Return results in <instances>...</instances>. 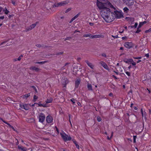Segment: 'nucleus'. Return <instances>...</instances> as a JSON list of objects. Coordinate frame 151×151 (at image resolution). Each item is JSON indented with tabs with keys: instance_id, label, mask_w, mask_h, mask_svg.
<instances>
[{
	"instance_id": "16",
	"label": "nucleus",
	"mask_w": 151,
	"mask_h": 151,
	"mask_svg": "<svg viewBox=\"0 0 151 151\" xmlns=\"http://www.w3.org/2000/svg\"><path fill=\"white\" fill-rule=\"evenodd\" d=\"M93 35H91L90 34H86L83 35V37H89L90 38L93 39Z\"/></svg>"
},
{
	"instance_id": "30",
	"label": "nucleus",
	"mask_w": 151,
	"mask_h": 151,
	"mask_svg": "<svg viewBox=\"0 0 151 151\" xmlns=\"http://www.w3.org/2000/svg\"><path fill=\"white\" fill-rule=\"evenodd\" d=\"M70 101L72 102L73 104H74L75 103V100L74 99H71Z\"/></svg>"
},
{
	"instance_id": "63",
	"label": "nucleus",
	"mask_w": 151,
	"mask_h": 151,
	"mask_svg": "<svg viewBox=\"0 0 151 151\" xmlns=\"http://www.w3.org/2000/svg\"><path fill=\"white\" fill-rule=\"evenodd\" d=\"M12 128V129L14 131H16L15 129H14V127L12 126V127H11Z\"/></svg>"
},
{
	"instance_id": "25",
	"label": "nucleus",
	"mask_w": 151,
	"mask_h": 151,
	"mask_svg": "<svg viewBox=\"0 0 151 151\" xmlns=\"http://www.w3.org/2000/svg\"><path fill=\"white\" fill-rule=\"evenodd\" d=\"M73 142L75 144V145L76 146V147L78 148V149H79V145L77 144V142L76 141H73Z\"/></svg>"
},
{
	"instance_id": "55",
	"label": "nucleus",
	"mask_w": 151,
	"mask_h": 151,
	"mask_svg": "<svg viewBox=\"0 0 151 151\" xmlns=\"http://www.w3.org/2000/svg\"><path fill=\"white\" fill-rule=\"evenodd\" d=\"M112 77L114 78H115V79H117L118 78H117L114 75H113L112 76Z\"/></svg>"
},
{
	"instance_id": "14",
	"label": "nucleus",
	"mask_w": 151,
	"mask_h": 151,
	"mask_svg": "<svg viewBox=\"0 0 151 151\" xmlns=\"http://www.w3.org/2000/svg\"><path fill=\"white\" fill-rule=\"evenodd\" d=\"M104 36L102 35H93V38H104Z\"/></svg>"
},
{
	"instance_id": "21",
	"label": "nucleus",
	"mask_w": 151,
	"mask_h": 151,
	"mask_svg": "<svg viewBox=\"0 0 151 151\" xmlns=\"http://www.w3.org/2000/svg\"><path fill=\"white\" fill-rule=\"evenodd\" d=\"M87 88L89 90L92 91V86L91 84H88L87 85Z\"/></svg>"
},
{
	"instance_id": "36",
	"label": "nucleus",
	"mask_w": 151,
	"mask_h": 151,
	"mask_svg": "<svg viewBox=\"0 0 151 151\" xmlns=\"http://www.w3.org/2000/svg\"><path fill=\"white\" fill-rule=\"evenodd\" d=\"M37 104L38 105V106H40L41 107L42 106H43V104H41L40 103H39V104H37V103H35L34 104Z\"/></svg>"
},
{
	"instance_id": "46",
	"label": "nucleus",
	"mask_w": 151,
	"mask_h": 151,
	"mask_svg": "<svg viewBox=\"0 0 151 151\" xmlns=\"http://www.w3.org/2000/svg\"><path fill=\"white\" fill-rule=\"evenodd\" d=\"M63 53V52H60L58 53L57 54V55H61V54H62Z\"/></svg>"
},
{
	"instance_id": "37",
	"label": "nucleus",
	"mask_w": 151,
	"mask_h": 151,
	"mask_svg": "<svg viewBox=\"0 0 151 151\" xmlns=\"http://www.w3.org/2000/svg\"><path fill=\"white\" fill-rule=\"evenodd\" d=\"M97 119L98 121L99 122H100L101 120V117L99 116L97 117Z\"/></svg>"
},
{
	"instance_id": "40",
	"label": "nucleus",
	"mask_w": 151,
	"mask_h": 151,
	"mask_svg": "<svg viewBox=\"0 0 151 151\" xmlns=\"http://www.w3.org/2000/svg\"><path fill=\"white\" fill-rule=\"evenodd\" d=\"M139 28L137 29V31L136 32V33H138L141 31V30L139 29Z\"/></svg>"
},
{
	"instance_id": "39",
	"label": "nucleus",
	"mask_w": 151,
	"mask_h": 151,
	"mask_svg": "<svg viewBox=\"0 0 151 151\" xmlns=\"http://www.w3.org/2000/svg\"><path fill=\"white\" fill-rule=\"evenodd\" d=\"M101 55L102 56H103V57H106V54L104 53H102L101 54Z\"/></svg>"
},
{
	"instance_id": "50",
	"label": "nucleus",
	"mask_w": 151,
	"mask_h": 151,
	"mask_svg": "<svg viewBox=\"0 0 151 151\" xmlns=\"http://www.w3.org/2000/svg\"><path fill=\"white\" fill-rule=\"evenodd\" d=\"M89 24L91 26H93L94 24L93 23H92V22H90Z\"/></svg>"
},
{
	"instance_id": "4",
	"label": "nucleus",
	"mask_w": 151,
	"mask_h": 151,
	"mask_svg": "<svg viewBox=\"0 0 151 151\" xmlns=\"http://www.w3.org/2000/svg\"><path fill=\"white\" fill-rule=\"evenodd\" d=\"M60 134L62 138L65 141H70L71 139L70 136H68L63 131L60 133Z\"/></svg>"
},
{
	"instance_id": "13",
	"label": "nucleus",
	"mask_w": 151,
	"mask_h": 151,
	"mask_svg": "<svg viewBox=\"0 0 151 151\" xmlns=\"http://www.w3.org/2000/svg\"><path fill=\"white\" fill-rule=\"evenodd\" d=\"M86 63V64L88 65L89 67L91 69H93L94 68V65L91 63L89 62L88 60H86L85 61Z\"/></svg>"
},
{
	"instance_id": "53",
	"label": "nucleus",
	"mask_w": 151,
	"mask_h": 151,
	"mask_svg": "<svg viewBox=\"0 0 151 151\" xmlns=\"http://www.w3.org/2000/svg\"><path fill=\"white\" fill-rule=\"evenodd\" d=\"M30 120H31V122H34L35 121V120L33 118H30Z\"/></svg>"
},
{
	"instance_id": "7",
	"label": "nucleus",
	"mask_w": 151,
	"mask_h": 151,
	"mask_svg": "<svg viewBox=\"0 0 151 151\" xmlns=\"http://www.w3.org/2000/svg\"><path fill=\"white\" fill-rule=\"evenodd\" d=\"M38 22H37L33 24L30 26L27 27L25 29V30L24 31V32H27L28 31L32 30V29L35 27L36 26L37 24L38 23Z\"/></svg>"
},
{
	"instance_id": "2",
	"label": "nucleus",
	"mask_w": 151,
	"mask_h": 151,
	"mask_svg": "<svg viewBox=\"0 0 151 151\" xmlns=\"http://www.w3.org/2000/svg\"><path fill=\"white\" fill-rule=\"evenodd\" d=\"M96 5L99 9H102V10L109 9L108 8V7H110L111 8L114 7L111 4V3L109 1L104 3L101 2V1H99V0H97Z\"/></svg>"
},
{
	"instance_id": "56",
	"label": "nucleus",
	"mask_w": 151,
	"mask_h": 151,
	"mask_svg": "<svg viewBox=\"0 0 151 151\" xmlns=\"http://www.w3.org/2000/svg\"><path fill=\"white\" fill-rule=\"evenodd\" d=\"M6 42H7L6 41L3 42H2L1 43L0 45H3L4 43H6Z\"/></svg>"
},
{
	"instance_id": "58",
	"label": "nucleus",
	"mask_w": 151,
	"mask_h": 151,
	"mask_svg": "<svg viewBox=\"0 0 151 151\" xmlns=\"http://www.w3.org/2000/svg\"><path fill=\"white\" fill-rule=\"evenodd\" d=\"M114 72L116 73V75H118L119 74V73L118 72H116L115 71H114Z\"/></svg>"
},
{
	"instance_id": "11",
	"label": "nucleus",
	"mask_w": 151,
	"mask_h": 151,
	"mask_svg": "<svg viewBox=\"0 0 151 151\" xmlns=\"http://www.w3.org/2000/svg\"><path fill=\"white\" fill-rule=\"evenodd\" d=\"M46 120L47 123H51L53 122V118L51 116L48 115L46 117Z\"/></svg>"
},
{
	"instance_id": "45",
	"label": "nucleus",
	"mask_w": 151,
	"mask_h": 151,
	"mask_svg": "<svg viewBox=\"0 0 151 151\" xmlns=\"http://www.w3.org/2000/svg\"><path fill=\"white\" fill-rule=\"evenodd\" d=\"M69 116V122L70 123V124H71V125H72V124H71V122H70V117H71V115L70 114H69L68 115Z\"/></svg>"
},
{
	"instance_id": "5",
	"label": "nucleus",
	"mask_w": 151,
	"mask_h": 151,
	"mask_svg": "<svg viewBox=\"0 0 151 151\" xmlns=\"http://www.w3.org/2000/svg\"><path fill=\"white\" fill-rule=\"evenodd\" d=\"M45 116L44 114L41 113L40 114L39 116V121L41 123H43L45 119Z\"/></svg>"
},
{
	"instance_id": "31",
	"label": "nucleus",
	"mask_w": 151,
	"mask_h": 151,
	"mask_svg": "<svg viewBox=\"0 0 151 151\" xmlns=\"http://www.w3.org/2000/svg\"><path fill=\"white\" fill-rule=\"evenodd\" d=\"M22 57H23V55H20L19 57V58L17 59V60L20 61L21 60L22 58Z\"/></svg>"
},
{
	"instance_id": "33",
	"label": "nucleus",
	"mask_w": 151,
	"mask_h": 151,
	"mask_svg": "<svg viewBox=\"0 0 151 151\" xmlns=\"http://www.w3.org/2000/svg\"><path fill=\"white\" fill-rule=\"evenodd\" d=\"M113 132H112L111 133V137H109L108 136H107V139H111V138H112V137L113 136Z\"/></svg>"
},
{
	"instance_id": "44",
	"label": "nucleus",
	"mask_w": 151,
	"mask_h": 151,
	"mask_svg": "<svg viewBox=\"0 0 151 151\" xmlns=\"http://www.w3.org/2000/svg\"><path fill=\"white\" fill-rule=\"evenodd\" d=\"M36 46L38 47H41V45L40 44H37L36 45Z\"/></svg>"
},
{
	"instance_id": "64",
	"label": "nucleus",
	"mask_w": 151,
	"mask_h": 151,
	"mask_svg": "<svg viewBox=\"0 0 151 151\" xmlns=\"http://www.w3.org/2000/svg\"><path fill=\"white\" fill-rule=\"evenodd\" d=\"M120 50H123V47H121L120 48Z\"/></svg>"
},
{
	"instance_id": "23",
	"label": "nucleus",
	"mask_w": 151,
	"mask_h": 151,
	"mask_svg": "<svg viewBox=\"0 0 151 151\" xmlns=\"http://www.w3.org/2000/svg\"><path fill=\"white\" fill-rule=\"evenodd\" d=\"M30 96V93H29L27 94L23 95V98H27Z\"/></svg>"
},
{
	"instance_id": "57",
	"label": "nucleus",
	"mask_w": 151,
	"mask_h": 151,
	"mask_svg": "<svg viewBox=\"0 0 151 151\" xmlns=\"http://www.w3.org/2000/svg\"><path fill=\"white\" fill-rule=\"evenodd\" d=\"M74 20V19H73V18L70 20V23H71V22H72Z\"/></svg>"
},
{
	"instance_id": "9",
	"label": "nucleus",
	"mask_w": 151,
	"mask_h": 151,
	"mask_svg": "<svg viewBox=\"0 0 151 151\" xmlns=\"http://www.w3.org/2000/svg\"><path fill=\"white\" fill-rule=\"evenodd\" d=\"M124 46L128 49H130L134 46V45L131 42H125L124 44Z\"/></svg>"
},
{
	"instance_id": "34",
	"label": "nucleus",
	"mask_w": 151,
	"mask_h": 151,
	"mask_svg": "<svg viewBox=\"0 0 151 151\" xmlns=\"http://www.w3.org/2000/svg\"><path fill=\"white\" fill-rule=\"evenodd\" d=\"M37 98L38 97L36 95H34V96L33 98L35 101H36V100L37 99Z\"/></svg>"
},
{
	"instance_id": "35",
	"label": "nucleus",
	"mask_w": 151,
	"mask_h": 151,
	"mask_svg": "<svg viewBox=\"0 0 151 151\" xmlns=\"http://www.w3.org/2000/svg\"><path fill=\"white\" fill-rule=\"evenodd\" d=\"M133 58L136 59H140L142 57H133Z\"/></svg>"
},
{
	"instance_id": "54",
	"label": "nucleus",
	"mask_w": 151,
	"mask_h": 151,
	"mask_svg": "<svg viewBox=\"0 0 151 151\" xmlns=\"http://www.w3.org/2000/svg\"><path fill=\"white\" fill-rule=\"evenodd\" d=\"M145 56L147 58H148L149 57V54L148 53L146 54L145 55Z\"/></svg>"
},
{
	"instance_id": "6",
	"label": "nucleus",
	"mask_w": 151,
	"mask_h": 151,
	"mask_svg": "<svg viewBox=\"0 0 151 151\" xmlns=\"http://www.w3.org/2000/svg\"><path fill=\"white\" fill-rule=\"evenodd\" d=\"M124 61L126 63H131L133 65H136V63L134 62L133 60L131 58H125L124 59Z\"/></svg>"
},
{
	"instance_id": "61",
	"label": "nucleus",
	"mask_w": 151,
	"mask_h": 151,
	"mask_svg": "<svg viewBox=\"0 0 151 151\" xmlns=\"http://www.w3.org/2000/svg\"><path fill=\"white\" fill-rule=\"evenodd\" d=\"M141 61V60H137V63H139Z\"/></svg>"
},
{
	"instance_id": "52",
	"label": "nucleus",
	"mask_w": 151,
	"mask_h": 151,
	"mask_svg": "<svg viewBox=\"0 0 151 151\" xmlns=\"http://www.w3.org/2000/svg\"><path fill=\"white\" fill-rule=\"evenodd\" d=\"M4 19V16H2L1 17H0V19Z\"/></svg>"
},
{
	"instance_id": "62",
	"label": "nucleus",
	"mask_w": 151,
	"mask_h": 151,
	"mask_svg": "<svg viewBox=\"0 0 151 151\" xmlns=\"http://www.w3.org/2000/svg\"><path fill=\"white\" fill-rule=\"evenodd\" d=\"M17 60V58H15L13 59V61H16Z\"/></svg>"
},
{
	"instance_id": "8",
	"label": "nucleus",
	"mask_w": 151,
	"mask_h": 151,
	"mask_svg": "<svg viewBox=\"0 0 151 151\" xmlns=\"http://www.w3.org/2000/svg\"><path fill=\"white\" fill-rule=\"evenodd\" d=\"M20 107L25 110H28L29 109V106L28 104L24 103H20L19 104Z\"/></svg>"
},
{
	"instance_id": "47",
	"label": "nucleus",
	"mask_w": 151,
	"mask_h": 151,
	"mask_svg": "<svg viewBox=\"0 0 151 151\" xmlns=\"http://www.w3.org/2000/svg\"><path fill=\"white\" fill-rule=\"evenodd\" d=\"M142 25V22H141V23H139V26H138V28H139L141 27V26Z\"/></svg>"
},
{
	"instance_id": "12",
	"label": "nucleus",
	"mask_w": 151,
	"mask_h": 151,
	"mask_svg": "<svg viewBox=\"0 0 151 151\" xmlns=\"http://www.w3.org/2000/svg\"><path fill=\"white\" fill-rule=\"evenodd\" d=\"M100 64L105 69L109 70V69L107 64L104 61H101L100 62Z\"/></svg>"
},
{
	"instance_id": "19",
	"label": "nucleus",
	"mask_w": 151,
	"mask_h": 151,
	"mask_svg": "<svg viewBox=\"0 0 151 151\" xmlns=\"http://www.w3.org/2000/svg\"><path fill=\"white\" fill-rule=\"evenodd\" d=\"M18 148L19 149L21 150L22 151H26V148L23 147L22 146L19 145L18 146Z\"/></svg>"
},
{
	"instance_id": "1",
	"label": "nucleus",
	"mask_w": 151,
	"mask_h": 151,
	"mask_svg": "<svg viewBox=\"0 0 151 151\" xmlns=\"http://www.w3.org/2000/svg\"><path fill=\"white\" fill-rule=\"evenodd\" d=\"M101 13L102 18L108 23L113 21L116 17L115 14L111 12L109 9L102 10L101 12Z\"/></svg>"
},
{
	"instance_id": "42",
	"label": "nucleus",
	"mask_w": 151,
	"mask_h": 151,
	"mask_svg": "<svg viewBox=\"0 0 151 151\" xmlns=\"http://www.w3.org/2000/svg\"><path fill=\"white\" fill-rule=\"evenodd\" d=\"M126 73L127 75L129 76H130V73L129 72H126Z\"/></svg>"
},
{
	"instance_id": "43",
	"label": "nucleus",
	"mask_w": 151,
	"mask_h": 151,
	"mask_svg": "<svg viewBox=\"0 0 151 151\" xmlns=\"http://www.w3.org/2000/svg\"><path fill=\"white\" fill-rule=\"evenodd\" d=\"M141 113L142 114V117H143V116H144V114H143V109H142L141 110Z\"/></svg>"
},
{
	"instance_id": "51",
	"label": "nucleus",
	"mask_w": 151,
	"mask_h": 151,
	"mask_svg": "<svg viewBox=\"0 0 151 151\" xmlns=\"http://www.w3.org/2000/svg\"><path fill=\"white\" fill-rule=\"evenodd\" d=\"M12 3L14 5H15L16 3L14 1H12Z\"/></svg>"
},
{
	"instance_id": "27",
	"label": "nucleus",
	"mask_w": 151,
	"mask_h": 151,
	"mask_svg": "<svg viewBox=\"0 0 151 151\" xmlns=\"http://www.w3.org/2000/svg\"><path fill=\"white\" fill-rule=\"evenodd\" d=\"M80 14V13H78L76 15L73 17V19H74V20H75V19L78 17Z\"/></svg>"
},
{
	"instance_id": "48",
	"label": "nucleus",
	"mask_w": 151,
	"mask_h": 151,
	"mask_svg": "<svg viewBox=\"0 0 151 151\" xmlns=\"http://www.w3.org/2000/svg\"><path fill=\"white\" fill-rule=\"evenodd\" d=\"M122 39L123 40H125L126 39H127V37H122Z\"/></svg>"
},
{
	"instance_id": "29",
	"label": "nucleus",
	"mask_w": 151,
	"mask_h": 151,
	"mask_svg": "<svg viewBox=\"0 0 151 151\" xmlns=\"http://www.w3.org/2000/svg\"><path fill=\"white\" fill-rule=\"evenodd\" d=\"M71 9V8H68L65 11V13H68V12H69L70 11Z\"/></svg>"
},
{
	"instance_id": "10",
	"label": "nucleus",
	"mask_w": 151,
	"mask_h": 151,
	"mask_svg": "<svg viewBox=\"0 0 151 151\" xmlns=\"http://www.w3.org/2000/svg\"><path fill=\"white\" fill-rule=\"evenodd\" d=\"M114 12V14H115L116 17L117 18H120L123 16V15L121 12L118 11H115Z\"/></svg>"
},
{
	"instance_id": "3",
	"label": "nucleus",
	"mask_w": 151,
	"mask_h": 151,
	"mask_svg": "<svg viewBox=\"0 0 151 151\" xmlns=\"http://www.w3.org/2000/svg\"><path fill=\"white\" fill-rule=\"evenodd\" d=\"M69 2V0H66L59 3H55L52 6L53 7L64 6L68 4Z\"/></svg>"
},
{
	"instance_id": "20",
	"label": "nucleus",
	"mask_w": 151,
	"mask_h": 151,
	"mask_svg": "<svg viewBox=\"0 0 151 151\" xmlns=\"http://www.w3.org/2000/svg\"><path fill=\"white\" fill-rule=\"evenodd\" d=\"M3 12H4L5 14H7L9 12L8 10L6 7H5L4 9H2Z\"/></svg>"
},
{
	"instance_id": "28",
	"label": "nucleus",
	"mask_w": 151,
	"mask_h": 151,
	"mask_svg": "<svg viewBox=\"0 0 151 151\" xmlns=\"http://www.w3.org/2000/svg\"><path fill=\"white\" fill-rule=\"evenodd\" d=\"M138 25V24L137 23H135V24L134 25L131 26V28H133L134 27L136 28L137 27Z\"/></svg>"
},
{
	"instance_id": "17",
	"label": "nucleus",
	"mask_w": 151,
	"mask_h": 151,
	"mask_svg": "<svg viewBox=\"0 0 151 151\" xmlns=\"http://www.w3.org/2000/svg\"><path fill=\"white\" fill-rule=\"evenodd\" d=\"M30 69L35 70L36 71H38L40 70L39 68L35 66H32L30 68Z\"/></svg>"
},
{
	"instance_id": "38",
	"label": "nucleus",
	"mask_w": 151,
	"mask_h": 151,
	"mask_svg": "<svg viewBox=\"0 0 151 151\" xmlns=\"http://www.w3.org/2000/svg\"><path fill=\"white\" fill-rule=\"evenodd\" d=\"M71 38V37H67L65 39V40H70Z\"/></svg>"
},
{
	"instance_id": "59",
	"label": "nucleus",
	"mask_w": 151,
	"mask_h": 151,
	"mask_svg": "<svg viewBox=\"0 0 151 151\" xmlns=\"http://www.w3.org/2000/svg\"><path fill=\"white\" fill-rule=\"evenodd\" d=\"M3 8L1 7H0V12L2 10Z\"/></svg>"
},
{
	"instance_id": "26",
	"label": "nucleus",
	"mask_w": 151,
	"mask_h": 151,
	"mask_svg": "<svg viewBox=\"0 0 151 151\" xmlns=\"http://www.w3.org/2000/svg\"><path fill=\"white\" fill-rule=\"evenodd\" d=\"M123 10L125 12L127 13L128 12L129 9L127 7H125L123 9Z\"/></svg>"
},
{
	"instance_id": "22",
	"label": "nucleus",
	"mask_w": 151,
	"mask_h": 151,
	"mask_svg": "<svg viewBox=\"0 0 151 151\" xmlns=\"http://www.w3.org/2000/svg\"><path fill=\"white\" fill-rule=\"evenodd\" d=\"M47 61H40V62H37L35 63L36 64H43L46 63L47 62Z\"/></svg>"
},
{
	"instance_id": "15",
	"label": "nucleus",
	"mask_w": 151,
	"mask_h": 151,
	"mask_svg": "<svg viewBox=\"0 0 151 151\" xmlns=\"http://www.w3.org/2000/svg\"><path fill=\"white\" fill-rule=\"evenodd\" d=\"M80 81L81 79H78L76 81L75 83L76 88H77L78 87L79 84L80 83Z\"/></svg>"
},
{
	"instance_id": "18",
	"label": "nucleus",
	"mask_w": 151,
	"mask_h": 151,
	"mask_svg": "<svg viewBox=\"0 0 151 151\" xmlns=\"http://www.w3.org/2000/svg\"><path fill=\"white\" fill-rule=\"evenodd\" d=\"M53 101V99L51 97H49L47 98L45 102L46 103L48 104L51 103Z\"/></svg>"
},
{
	"instance_id": "41",
	"label": "nucleus",
	"mask_w": 151,
	"mask_h": 151,
	"mask_svg": "<svg viewBox=\"0 0 151 151\" xmlns=\"http://www.w3.org/2000/svg\"><path fill=\"white\" fill-rule=\"evenodd\" d=\"M112 37H113L114 38H118V35L114 36L112 35Z\"/></svg>"
},
{
	"instance_id": "49",
	"label": "nucleus",
	"mask_w": 151,
	"mask_h": 151,
	"mask_svg": "<svg viewBox=\"0 0 151 151\" xmlns=\"http://www.w3.org/2000/svg\"><path fill=\"white\" fill-rule=\"evenodd\" d=\"M32 88H34V89H35V91H36V92H37V89H36V88L35 87V86H32Z\"/></svg>"
},
{
	"instance_id": "32",
	"label": "nucleus",
	"mask_w": 151,
	"mask_h": 151,
	"mask_svg": "<svg viewBox=\"0 0 151 151\" xmlns=\"http://www.w3.org/2000/svg\"><path fill=\"white\" fill-rule=\"evenodd\" d=\"M149 32H151V28H150L148 30H146L145 32V33H147Z\"/></svg>"
},
{
	"instance_id": "24",
	"label": "nucleus",
	"mask_w": 151,
	"mask_h": 151,
	"mask_svg": "<svg viewBox=\"0 0 151 151\" xmlns=\"http://www.w3.org/2000/svg\"><path fill=\"white\" fill-rule=\"evenodd\" d=\"M2 121L4 122V123H5L6 124H7V125H8L11 128L12 127V126L11 125L9 124L6 121L4 120L3 119H1Z\"/></svg>"
},
{
	"instance_id": "60",
	"label": "nucleus",
	"mask_w": 151,
	"mask_h": 151,
	"mask_svg": "<svg viewBox=\"0 0 151 151\" xmlns=\"http://www.w3.org/2000/svg\"><path fill=\"white\" fill-rule=\"evenodd\" d=\"M112 95H113V94L112 93H110L109 94V96H112Z\"/></svg>"
}]
</instances>
